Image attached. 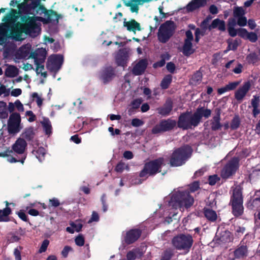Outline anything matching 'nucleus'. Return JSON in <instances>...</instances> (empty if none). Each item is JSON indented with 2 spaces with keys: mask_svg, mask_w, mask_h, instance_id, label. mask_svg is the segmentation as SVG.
Wrapping results in <instances>:
<instances>
[{
  "mask_svg": "<svg viewBox=\"0 0 260 260\" xmlns=\"http://www.w3.org/2000/svg\"><path fill=\"white\" fill-rule=\"evenodd\" d=\"M164 165V158L163 157H158L146 162L139 174V176L142 179H138L137 184H140L149 176H154L157 173H160Z\"/></svg>",
  "mask_w": 260,
  "mask_h": 260,
  "instance_id": "nucleus-1",
  "label": "nucleus"
},
{
  "mask_svg": "<svg viewBox=\"0 0 260 260\" xmlns=\"http://www.w3.org/2000/svg\"><path fill=\"white\" fill-rule=\"evenodd\" d=\"M192 149L189 145H184L176 149L170 158V165L172 167H179L184 165L191 156Z\"/></svg>",
  "mask_w": 260,
  "mask_h": 260,
  "instance_id": "nucleus-2",
  "label": "nucleus"
},
{
  "mask_svg": "<svg viewBox=\"0 0 260 260\" xmlns=\"http://www.w3.org/2000/svg\"><path fill=\"white\" fill-rule=\"evenodd\" d=\"M243 203L242 188L238 185L233 190V193L231 196L229 204L232 206V212L234 216L239 217L243 214Z\"/></svg>",
  "mask_w": 260,
  "mask_h": 260,
  "instance_id": "nucleus-3",
  "label": "nucleus"
},
{
  "mask_svg": "<svg viewBox=\"0 0 260 260\" xmlns=\"http://www.w3.org/2000/svg\"><path fill=\"white\" fill-rule=\"evenodd\" d=\"M177 124L179 128L187 130L198 126L200 123L195 112L192 114L191 112L186 111L180 114Z\"/></svg>",
  "mask_w": 260,
  "mask_h": 260,
  "instance_id": "nucleus-4",
  "label": "nucleus"
},
{
  "mask_svg": "<svg viewBox=\"0 0 260 260\" xmlns=\"http://www.w3.org/2000/svg\"><path fill=\"white\" fill-rule=\"evenodd\" d=\"M171 243L177 250L189 251L193 245V239L190 234H180L173 238Z\"/></svg>",
  "mask_w": 260,
  "mask_h": 260,
  "instance_id": "nucleus-5",
  "label": "nucleus"
},
{
  "mask_svg": "<svg viewBox=\"0 0 260 260\" xmlns=\"http://www.w3.org/2000/svg\"><path fill=\"white\" fill-rule=\"evenodd\" d=\"M26 146V141L23 138H18L13 145L12 150L20 156L16 155V157H10L8 161L11 163L20 162L23 164L26 157V154L24 153Z\"/></svg>",
  "mask_w": 260,
  "mask_h": 260,
  "instance_id": "nucleus-6",
  "label": "nucleus"
},
{
  "mask_svg": "<svg viewBox=\"0 0 260 260\" xmlns=\"http://www.w3.org/2000/svg\"><path fill=\"white\" fill-rule=\"evenodd\" d=\"M171 201L177 204L179 208L185 207L186 209L189 208L194 203L193 198L186 191H178L173 193Z\"/></svg>",
  "mask_w": 260,
  "mask_h": 260,
  "instance_id": "nucleus-7",
  "label": "nucleus"
},
{
  "mask_svg": "<svg viewBox=\"0 0 260 260\" xmlns=\"http://www.w3.org/2000/svg\"><path fill=\"white\" fill-rule=\"evenodd\" d=\"M175 28V23L172 20H168L161 24L157 34L159 41L167 43L174 35Z\"/></svg>",
  "mask_w": 260,
  "mask_h": 260,
  "instance_id": "nucleus-8",
  "label": "nucleus"
},
{
  "mask_svg": "<svg viewBox=\"0 0 260 260\" xmlns=\"http://www.w3.org/2000/svg\"><path fill=\"white\" fill-rule=\"evenodd\" d=\"M240 158L234 156L224 166L221 172V176L226 179L235 175L239 168Z\"/></svg>",
  "mask_w": 260,
  "mask_h": 260,
  "instance_id": "nucleus-9",
  "label": "nucleus"
},
{
  "mask_svg": "<svg viewBox=\"0 0 260 260\" xmlns=\"http://www.w3.org/2000/svg\"><path fill=\"white\" fill-rule=\"evenodd\" d=\"M24 33L26 35H29L31 32L28 30L27 24H22L20 22H17L12 24L10 28L9 38L17 41L22 40V35Z\"/></svg>",
  "mask_w": 260,
  "mask_h": 260,
  "instance_id": "nucleus-10",
  "label": "nucleus"
},
{
  "mask_svg": "<svg viewBox=\"0 0 260 260\" xmlns=\"http://www.w3.org/2000/svg\"><path fill=\"white\" fill-rule=\"evenodd\" d=\"M176 124H177V122L175 120L170 118L162 119L152 128L151 132L153 134H157L170 131L173 129Z\"/></svg>",
  "mask_w": 260,
  "mask_h": 260,
  "instance_id": "nucleus-11",
  "label": "nucleus"
},
{
  "mask_svg": "<svg viewBox=\"0 0 260 260\" xmlns=\"http://www.w3.org/2000/svg\"><path fill=\"white\" fill-rule=\"evenodd\" d=\"M20 115L16 112L12 113L8 121V132L10 134L19 133L21 128L20 126Z\"/></svg>",
  "mask_w": 260,
  "mask_h": 260,
  "instance_id": "nucleus-12",
  "label": "nucleus"
},
{
  "mask_svg": "<svg viewBox=\"0 0 260 260\" xmlns=\"http://www.w3.org/2000/svg\"><path fill=\"white\" fill-rule=\"evenodd\" d=\"M63 57L60 54L50 56L47 61L46 68L51 72H57L61 68L63 63Z\"/></svg>",
  "mask_w": 260,
  "mask_h": 260,
  "instance_id": "nucleus-13",
  "label": "nucleus"
},
{
  "mask_svg": "<svg viewBox=\"0 0 260 260\" xmlns=\"http://www.w3.org/2000/svg\"><path fill=\"white\" fill-rule=\"evenodd\" d=\"M43 14L44 15L46 18L42 21L47 23L53 22L55 20L58 21L59 19V16L55 11L52 10H47L44 5L40 6L35 12V15H42Z\"/></svg>",
  "mask_w": 260,
  "mask_h": 260,
  "instance_id": "nucleus-14",
  "label": "nucleus"
},
{
  "mask_svg": "<svg viewBox=\"0 0 260 260\" xmlns=\"http://www.w3.org/2000/svg\"><path fill=\"white\" fill-rule=\"evenodd\" d=\"M20 5H18V11L12 9L10 13L6 14L3 17L2 21L6 23H10L13 24L17 22V20L20 18L21 14L31 15L28 12H25L24 10L23 11L21 9L20 11Z\"/></svg>",
  "mask_w": 260,
  "mask_h": 260,
  "instance_id": "nucleus-15",
  "label": "nucleus"
},
{
  "mask_svg": "<svg viewBox=\"0 0 260 260\" xmlns=\"http://www.w3.org/2000/svg\"><path fill=\"white\" fill-rule=\"evenodd\" d=\"M20 9L28 12L32 16H35V12L39 9L40 6L38 0H24V1L19 4Z\"/></svg>",
  "mask_w": 260,
  "mask_h": 260,
  "instance_id": "nucleus-16",
  "label": "nucleus"
},
{
  "mask_svg": "<svg viewBox=\"0 0 260 260\" xmlns=\"http://www.w3.org/2000/svg\"><path fill=\"white\" fill-rule=\"evenodd\" d=\"M142 235V231L138 229H131L126 232L124 237V242L127 245L135 243Z\"/></svg>",
  "mask_w": 260,
  "mask_h": 260,
  "instance_id": "nucleus-17",
  "label": "nucleus"
},
{
  "mask_svg": "<svg viewBox=\"0 0 260 260\" xmlns=\"http://www.w3.org/2000/svg\"><path fill=\"white\" fill-rule=\"evenodd\" d=\"M215 115L210 121L211 129L213 131L221 129L222 124L220 122L221 110L219 108L214 109Z\"/></svg>",
  "mask_w": 260,
  "mask_h": 260,
  "instance_id": "nucleus-18",
  "label": "nucleus"
},
{
  "mask_svg": "<svg viewBox=\"0 0 260 260\" xmlns=\"http://www.w3.org/2000/svg\"><path fill=\"white\" fill-rule=\"evenodd\" d=\"M115 70L112 66L104 68L101 71L100 79L104 84H107L111 81L115 77Z\"/></svg>",
  "mask_w": 260,
  "mask_h": 260,
  "instance_id": "nucleus-19",
  "label": "nucleus"
},
{
  "mask_svg": "<svg viewBox=\"0 0 260 260\" xmlns=\"http://www.w3.org/2000/svg\"><path fill=\"white\" fill-rule=\"evenodd\" d=\"M243 240L233 252V254L236 259H244L248 254V247L246 245L242 244Z\"/></svg>",
  "mask_w": 260,
  "mask_h": 260,
  "instance_id": "nucleus-20",
  "label": "nucleus"
},
{
  "mask_svg": "<svg viewBox=\"0 0 260 260\" xmlns=\"http://www.w3.org/2000/svg\"><path fill=\"white\" fill-rule=\"evenodd\" d=\"M147 66V60L145 58L141 59L133 67L132 73L135 76L141 75L144 73Z\"/></svg>",
  "mask_w": 260,
  "mask_h": 260,
  "instance_id": "nucleus-21",
  "label": "nucleus"
},
{
  "mask_svg": "<svg viewBox=\"0 0 260 260\" xmlns=\"http://www.w3.org/2000/svg\"><path fill=\"white\" fill-rule=\"evenodd\" d=\"M173 107V101L168 99L162 107L157 108V113L162 116H167L170 114Z\"/></svg>",
  "mask_w": 260,
  "mask_h": 260,
  "instance_id": "nucleus-22",
  "label": "nucleus"
},
{
  "mask_svg": "<svg viewBox=\"0 0 260 260\" xmlns=\"http://www.w3.org/2000/svg\"><path fill=\"white\" fill-rule=\"evenodd\" d=\"M29 58L34 59L35 63L36 66H39L40 63H43L45 61L46 57V53L45 50H39L30 52Z\"/></svg>",
  "mask_w": 260,
  "mask_h": 260,
  "instance_id": "nucleus-23",
  "label": "nucleus"
},
{
  "mask_svg": "<svg viewBox=\"0 0 260 260\" xmlns=\"http://www.w3.org/2000/svg\"><path fill=\"white\" fill-rule=\"evenodd\" d=\"M250 88V84L249 82H245L242 86L239 87L235 92V98L238 101H242L245 96Z\"/></svg>",
  "mask_w": 260,
  "mask_h": 260,
  "instance_id": "nucleus-24",
  "label": "nucleus"
},
{
  "mask_svg": "<svg viewBox=\"0 0 260 260\" xmlns=\"http://www.w3.org/2000/svg\"><path fill=\"white\" fill-rule=\"evenodd\" d=\"M29 15L21 14L20 17L21 22L22 24H27L29 31L32 32L36 28V22L34 17H30Z\"/></svg>",
  "mask_w": 260,
  "mask_h": 260,
  "instance_id": "nucleus-25",
  "label": "nucleus"
},
{
  "mask_svg": "<svg viewBox=\"0 0 260 260\" xmlns=\"http://www.w3.org/2000/svg\"><path fill=\"white\" fill-rule=\"evenodd\" d=\"M128 53L125 49H120L116 56L115 61L118 66L124 67L128 60Z\"/></svg>",
  "mask_w": 260,
  "mask_h": 260,
  "instance_id": "nucleus-26",
  "label": "nucleus"
},
{
  "mask_svg": "<svg viewBox=\"0 0 260 260\" xmlns=\"http://www.w3.org/2000/svg\"><path fill=\"white\" fill-rule=\"evenodd\" d=\"M6 208L3 210H0V222L10 221V217L9 216L12 214V210L9 207L10 204L14 205L13 203H9L7 201L5 202Z\"/></svg>",
  "mask_w": 260,
  "mask_h": 260,
  "instance_id": "nucleus-27",
  "label": "nucleus"
},
{
  "mask_svg": "<svg viewBox=\"0 0 260 260\" xmlns=\"http://www.w3.org/2000/svg\"><path fill=\"white\" fill-rule=\"evenodd\" d=\"M206 4V0H192L187 5L186 8L188 12H191L204 7Z\"/></svg>",
  "mask_w": 260,
  "mask_h": 260,
  "instance_id": "nucleus-28",
  "label": "nucleus"
},
{
  "mask_svg": "<svg viewBox=\"0 0 260 260\" xmlns=\"http://www.w3.org/2000/svg\"><path fill=\"white\" fill-rule=\"evenodd\" d=\"M199 123L201 122L202 117L208 118L211 114V110L209 109H205L204 107H199L195 111Z\"/></svg>",
  "mask_w": 260,
  "mask_h": 260,
  "instance_id": "nucleus-29",
  "label": "nucleus"
},
{
  "mask_svg": "<svg viewBox=\"0 0 260 260\" xmlns=\"http://www.w3.org/2000/svg\"><path fill=\"white\" fill-rule=\"evenodd\" d=\"M123 26L126 27L127 30L136 33V30H141L140 24L135 19H131L128 21H124Z\"/></svg>",
  "mask_w": 260,
  "mask_h": 260,
  "instance_id": "nucleus-30",
  "label": "nucleus"
},
{
  "mask_svg": "<svg viewBox=\"0 0 260 260\" xmlns=\"http://www.w3.org/2000/svg\"><path fill=\"white\" fill-rule=\"evenodd\" d=\"M216 28H218L221 31H224L226 29L225 22L218 18L215 19L212 21L211 24L209 25L208 29L211 30Z\"/></svg>",
  "mask_w": 260,
  "mask_h": 260,
  "instance_id": "nucleus-31",
  "label": "nucleus"
},
{
  "mask_svg": "<svg viewBox=\"0 0 260 260\" xmlns=\"http://www.w3.org/2000/svg\"><path fill=\"white\" fill-rule=\"evenodd\" d=\"M239 82L235 81L229 83L225 86L218 89L217 92L219 94H222L223 93L235 89L239 84Z\"/></svg>",
  "mask_w": 260,
  "mask_h": 260,
  "instance_id": "nucleus-32",
  "label": "nucleus"
},
{
  "mask_svg": "<svg viewBox=\"0 0 260 260\" xmlns=\"http://www.w3.org/2000/svg\"><path fill=\"white\" fill-rule=\"evenodd\" d=\"M195 50L192 48V42L184 41L182 47V52L185 56H189L193 54Z\"/></svg>",
  "mask_w": 260,
  "mask_h": 260,
  "instance_id": "nucleus-33",
  "label": "nucleus"
},
{
  "mask_svg": "<svg viewBox=\"0 0 260 260\" xmlns=\"http://www.w3.org/2000/svg\"><path fill=\"white\" fill-rule=\"evenodd\" d=\"M260 193V191L256 193ZM260 207V196L255 194L253 199H251L248 204V207L252 210L257 209Z\"/></svg>",
  "mask_w": 260,
  "mask_h": 260,
  "instance_id": "nucleus-34",
  "label": "nucleus"
},
{
  "mask_svg": "<svg viewBox=\"0 0 260 260\" xmlns=\"http://www.w3.org/2000/svg\"><path fill=\"white\" fill-rule=\"evenodd\" d=\"M204 214L205 217L210 221L214 222L217 219V214L216 212L212 209L205 208L204 209Z\"/></svg>",
  "mask_w": 260,
  "mask_h": 260,
  "instance_id": "nucleus-35",
  "label": "nucleus"
},
{
  "mask_svg": "<svg viewBox=\"0 0 260 260\" xmlns=\"http://www.w3.org/2000/svg\"><path fill=\"white\" fill-rule=\"evenodd\" d=\"M171 56L168 53L162 54L160 55L161 59L158 61L153 64V67L155 69L157 68H161L165 66L166 63V60H168L170 59Z\"/></svg>",
  "mask_w": 260,
  "mask_h": 260,
  "instance_id": "nucleus-36",
  "label": "nucleus"
},
{
  "mask_svg": "<svg viewBox=\"0 0 260 260\" xmlns=\"http://www.w3.org/2000/svg\"><path fill=\"white\" fill-rule=\"evenodd\" d=\"M202 79V73L200 71H196L190 79V84L193 85L199 84Z\"/></svg>",
  "mask_w": 260,
  "mask_h": 260,
  "instance_id": "nucleus-37",
  "label": "nucleus"
},
{
  "mask_svg": "<svg viewBox=\"0 0 260 260\" xmlns=\"http://www.w3.org/2000/svg\"><path fill=\"white\" fill-rule=\"evenodd\" d=\"M5 74L8 77H15L18 74V69L14 66H9L6 69Z\"/></svg>",
  "mask_w": 260,
  "mask_h": 260,
  "instance_id": "nucleus-38",
  "label": "nucleus"
},
{
  "mask_svg": "<svg viewBox=\"0 0 260 260\" xmlns=\"http://www.w3.org/2000/svg\"><path fill=\"white\" fill-rule=\"evenodd\" d=\"M143 254V252H141L139 249H133L127 253L126 258L127 260H135L137 255H139V257H141Z\"/></svg>",
  "mask_w": 260,
  "mask_h": 260,
  "instance_id": "nucleus-39",
  "label": "nucleus"
},
{
  "mask_svg": "<svg viewBox=\"0 0 260 260\" xmlns=\"http://www.w3.org/2000/svg\"><path fill=\"white\" fill-rule=\"evenodd\" d=\"M172 81V76L171 74L166 75L160 83V86L162 89H167L169 88Z\"/></svg>",
  "mask_w": 260,
  "mask_h": 260,
  "instance_id": "nucleus-40",
  "label": "nucleus"
},
{
  "mask_svg": "<svg viewBox=\"0 0 260 260\" xmlns=\"http://www.w3.org/2000/svg\"><path fill=\"white\" fill-rule=\"evenodd\" d=\"M33 154L39 159L40 161H42L44 159V157L46 154L45 149L42 147H39L36 150H34L32 151Z\"/></svg>",
  "mask_w": 260,
  "mask_h": 260,
  "instance_id": "nucleus-41",
  "label": "nucleus"
},
{
  "mask_svg": "<svg viewBox=\"0 0 260 260\" xmlns=\"http://www.w3.org/2000/svg\"><path fill=\"white\" fill-rule=\"evenodd\" d=\"M31 49V46L29 45H25L22 46L19 49V54L22 58H25L28 56Z\"/></svg>",
  "mask_w": 260,
  "mask_h": 260,
  "instance_id": "nucleus-42",
  "label": "nucleus"
},
{
  "mask_svg": "<svg viewBox=\"0 0 260 260\" xmlns=\"http://www.w3.org/2000/svg\"><path fill=\"white\" fill-rule=\"evenodd\" d=\"M246 61L249 64H254L259 60L258 55L255 52H251L247 55Z\"/></svg>",
  "mask_w": 260,
  "mask_h": 260,
  "instance_id": "nucleus-43",
  "label": "nucleus"
},
{
  "mask_svg": "<svg viewBox=\"0 0 260 260\" xmlns=\"http://www.w3.org/2000/svg\"><path fill=\"white\" fill-rule=\"evenodd\" d=\"M35 135L33 127H30L26 128L22 134L23 137L28 141H31Z\"/></svg>",
  "mask_w": 260,
  "mask_h": 260,
  "instance_id": "nucleus-44",
  "label": "nucleus"
},
{
  "mask_svg": "<svg viewBox=\"0 0 260 260\" xmlns=\"http://www.w3.org/2000/svg\"><path fill=\"white\" fill-rule=\"evenodd\" d=\"M8 116V112L6 103L0 101V118L5 119Z\"/></svg>",
  "mask_w": 260,
  "mask_h": 260,
  "instance_id": "nucleus-45",
  "label": "nucleus"
},
{
  "mask_svg": "<svg viewBox=\"0 0 260 260\" xmlns=\"http://www.w3.org/2000/svg\"><path fill=\"white\" fill-rule=\"evenodd\" d=\"M41 123L45 134L46 135H50L52 133V126L49 119H45Z\"/></svg>",
  "mask_w": 260,
  "mask_h": 260,
  "instance_id": "nucleus-46",
  "label": "nucleus"
},
{
  "mask_svg": "<svg viewBox=\"0 0 260 260\" xmlns=\"http://www.w3.org/2000/svg\"><path fill=\"white\" fill-rule=\"evenodd\" d=\"M0 35L4 36H10V26L6 22L0 25Z\"/></svg>",
  "mask_w": 260,
  "mask_h": 260,
  "instance_id": "nucleus-47",
  "label": "nucleus"
},
{
  "mask_svg": "<svg viewBox=\"0 0 260 260\" xmlns=\"http://www.w3.org/2000/svg\"><path fill=\"white\" fill-rule=\"evenodd\" d=\"M245 14V10L242 7H235L233 11V15L235 18H238L244 16Z\"/></svg>",
  "mask_w": 260,
  "mask_h": 260,
  "instance_id": "nucleus-48",
  "label": "nucleus"
},
{
  "mask_svg": "<svg viewBox=\"0 0 260 260\" xmlns=\"http://www.w3.org/2000/svg\"><path fill=\"white\" fill-rule=\"evenodd\" d=\"M240 121L238 116H235L232 120L230 127L233 130L237 129L240 126Z\"/></svg>",
  "mask_w": 260,
  "mask_h": 260,
  "instance_id": "nucleus-49",
  "label": "nucleus"
},
{
  "mask_svg": "<svg viewBox=\"0 0 260 260\" xmlns=\"http://www.w3.org/2000/svg\"><path fill=\"white\" fill-rule=\"evenodd\" d=\"M174 253L172 250L166 249L162 254L160 260H171Z\"/></svg>",
  "mask_w": 260,
  "mask_h": 260,
  "instance_id": "nucleus-50",
  "label": "nucleus"
},
{
  "mask_svg": "<svg viewBox=\"0 0 260 260\" xmlns=\"http://www.w3.org/2000/svg\"><path fill=\"white\" fill-rule=\"evenodd\" d=\"M235 235L236 237L241 236L245 232L246 229L244 226H234Z\"/></svg>",
  "mask_w": 260,
  "mask_h": 260,
  "instance_id": "nucleus-51",
  "label": "nucleus"
},
{
  "mask_svg": "<svg viewBox=\"0 0 260 260\" xmlns=\"http://www.w3.org/2000/svg\"><path fill=\"white\" fill-rule=\"evenodd\" d=\"M125 168L128 169V166L127 165H125V163L121 160L116 166L115 170L116 172L121 173L123 171Z\"/></svg>",
  "mask_w": 260,
  "mask_h": 260,
  "instance_id": "nucleus-52",
  "label": "nucleus"
},
{
  "mask_svg": "<svg viewBox=\"0 0 260 260\" xmlns=\"http://www.w3.org/2000/svg\"><path fill=\"white\" fill-rule=\"evenodd\" d=\"M124 5L126 7H130V10L132 12H133V13L135 12L136 13H138L139 8L138 5H137V4H134V3H132L131 2H126L125 1L124 3Z\"/></svg>",
  "mask_w": 260,
  "mask_h": 260,
  "instance_id": "nucleus-53",
  "label": "nucleus"
},
{
  "mask_svg": "<svg viewBox=\"0 0 260 260\" xmlns=\"http://www.w3.org/2000/svg\"><path fill=\"white\" fill-rule=\"evenodd\" d=\"M238 45L239 43L237 40H234L233 42H228V46L224 52L226 53L230 50H232L233 51L236 50Z\"/></svg>",
  "mask_w": 260,
  "mask_h": 260,
  "instance_id": "nucleus-54",
  "label": "nucleus"
},
{
  "mask_svg": "<svg viewBox=\"0 0 260 260\" xmlns=\"http://www.w3.org/2000/svg\"><path fill=\"white\" fill-rule=\"evenodd\" d=\"M75 244L78 246H82L84 245L85 239L82 234H79L75 239Z\"/></svg>",
  "mask_w": 260,
  "mask_h": 260,
  "instance_id": "nucleus-55",
  "label": "nucleus"
},
{
  "mask_svg": "<svg viewBox=\"0 0 260 260\" xmlns=\"http://www.w3.org/2000/svg\"><path fill=\"white\" fill-rule=\"evenodd\" d=\"M60 205L59 200L56 198L49 200L48 207L56 208L58 207Z\"/></svg>",
  "mask_w": 260,
  "mask_h": 260,
  "instance_id": "nucleus-56",
  "label": "nucleus"
},
{
  "mask_svg": "<svg viewBox=\"0 0 260 260\" xmlns=\"http://www.w3.org/2000/svg\"><path fill=\"white\" fill-rule=\"evenodd\" d=\"M220 180V178L217 175H213L209 176L208 177V183L210 185H214L216 183Z\"/></svg>",
  "mask_w": 260,
  "mask_h": 260,
  "instance_id": "nucleus-57",
  "label": "nucleus"
},
{
  "mask_svg": "<svg viewBox=\"0 0 260 260\" xmlns=\"http://www.w3.org/2000/svg\"><path fill=\"white\" fill-rule=\"evenodd\" d=\"M13 153V150L10 149V148L7 149L3 152H0V157H7V160L9 159L10 157H13L11 154Z\"/></svg>",
  "mask_w": 260,
  "mask_h": 260,
  "instance_id": "nucleus-58",
  "label": "nucleus"
},
{
  "mask_svg": "<svg viewBox=\"0 0 260 260\" xmlns=\"http://www.w3.org/2000/svg\"><path fill=\"white\" fill-rule=\"evenodd\" d=\"M49 242H50L48 239H45L41 244V246L39 250V252L41 253L45 252L49 244Z\"/></svg>",
  "mask_w": 260,
  "mask_h": 260,
  "instance_id": "nucleus-59",
  "label": "nucleus"
},
{
  "mask_svg": "<svg viewBox=\"0 0 260 260\" xmlns=\"http://www.w3.org/2000/svg\"><path fill=\"white\" fill-rule=\"evenodd\" d=\"M259 102V96L257 95H253V98L251 100V104L253 108L258 107Z\"/></svg>",
  "mask_w": 260,
  "mask_h": 260,
  "instance_id": "nucleus-60",
  "label": "nucleus"
},
{
  "mask_svg": "<svg viewBox=\"0 0 260 260\" xmlns=\"http://www.w3.org/2000/svg\"><path fill=\"white\" fill-rule=\"evenodd\" d=\"M257 36L255 32H250L248 33L246 39L249 40L252 43H255L257 40Z\"/></svg>",
  "mask_w": 260,
  "mask_h": 260,
  "instance_id": "nucleus-61",
  "label": "nucleus"
},
{
  "mask_svg": "<svg viewBox=\"0 0 260 260\" xmlns=\"http://www.w3.org/2000/svg\"><path fill=\"white\" fill-rule=\"evenodd\" d=\"M144 121L139 118H134L132 120L131 124L134 127H139L144 124Z\"/></svg>",
  "mask_w": 260,
  "mask_h": 260,
  "instance_id": "nucleus-62",
  "label": "nucleus"
},
{
  "mask_svg": "<svg viewBox=\"0 0 260 260\" xmlns=\"http://www.w3.org/2000/svg\"><path fill=\"white\" fill-rule=\"evenodd\" d=\"M16 213L18 216V217L23 221H28V218L27 217V216L25 213L24 210H20V211L16 212Z\"/></svg>",
  "mask_w": 260,
  "mask_h": 260,
  "instance_id": "nucleus-63",
  "label": "nucleus"
},
{
  "mask_svg": "<svg viewBox=\"0 0 260 260\" xmlns=\"http://www.w3.org/2000/svg\"><path fill=\"white\" fill-rule=\"evenodd\" d=\"M200 188V183L198 181H194L189 185V189L191 192L198 190Z\"/></svg>",
  "mask_w": 260,
  "mask_h": 260,
  "instance_id": "nucleus-64",
  "label": "nucleus"
}]
</instances>
